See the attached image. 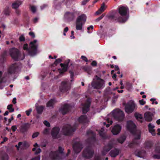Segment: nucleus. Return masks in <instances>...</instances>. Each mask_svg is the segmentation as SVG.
I'll return each mask as SVG.
<instances>
[{
    "instance_id": "nucleus-1",
    "label": "nucleus",
    "mask_w": 160,
    "mask_h": 160,
    "mask_svg": "<svg viewBox=\"0 0 160 160\" xmlns=\"http://www.w3.org/2000/svg\"><path fill=\"white\" fill-rule=\"evenodd\" d=\"M136 125L132 121L127 122V128L132 133H134V139L132 143L129 145L130 147H132L133 144H137L138 143V140L140 138L141 132L139 130H136Z\"/></svg>"
},
{
    "instance_id": "nucleus-2",
    "label": "nucleus",
    "mask_w": 160,
    "mask_h": 160,
    "mask_svg": "<svg viewBox=\"0 0 160 160\" xmlns=\"http://www.w3.org/2000/svg\"><path fill=\"white\" fill-rule=\"evenodd\" d=\"M128 12V9L127 7L123 6L120 7L118 8V13L121 16L116 18V20L120 22H125L128 18L127 15Z\"/></svg>"
},
{
    "instance_id": "nucleus-3",
    "label": "nucleus",
    "mask_w": 160,
    "mask_h": 160,
    "mask_svg": "<svg viewBox=\"0 0 160 160\" xmlns=\"http://www.w3.org/2000/svg\"><path fill=\"white\" fill-rule=\"evenodd\" d=\"M37 41V40H34L33 42H30L29 45V50L28 49L27 44H25L23 45V49L25 50H28L29 53L32 55L35 54L38 46L36 44Z\"/></svg>"
},
{
    "instance_id": "nucleus-4",
    "label": "nucleus",
    "mask_w": 160,
    "mask_h": 160,
    "mask_svg": "<svg viewBox=\"0 0 160 160\" xmlns=\"http://www.w3.org/2000/svg\"><path fill=\"white\" fill-rule=\"evenodd\" d=\"M137 108V106L134 102L132 101H130L125 105V110L126 112L130 113L136 110Z\"/></svg>"
},
{
    "instance_id": "nucleus-5",
    "label": "nucleus",
    "mask_w": 160,
    "mask_h": 160,
    "mask_svg": "<svg viewBox=\"0 0 160 160\" xmlns=\"http://www.w3.org/2000/svg\"><path fill=\"white\" fill-rule=\"evenodd\" d=\"M96 79L97 80L96 82H93L92 83V85L94 88L97 89H102L105 86V82L104 81L96 76Z\"/></svg>"
},
{
    "instance_id": "nucleus-6",
    "label": "nucleus",
    "mask_w": 160,
    "mask_h": 160,
    "mask_svg": "<svg viewBox=\"0 0 160 160\" xmlns=\"http://www.w3.org/2000/svg\"><path fill=\"white\" fill-rule=\"evenodd\" d=\"M112 115L115 119L119 121L123 120L124 118L123 112L119 109H116L112 112Z\"/></svg>"
},
{
    "instance_id": "nucleus-7",
    "label": "nucleus",
    "mask_w": 160,
    "mask_h": 160,
    "mask_svg": "<svg viewBox=\"0 0 160 160\" xmlns=\"http://www.w3.org/2000/svg\"><path fill=\"white\" fill-rule=\"evenodd\" d=\"M71 83L66 81H62L60 87L61 91L63 93L67 92L71 88Z\"/></svg>"
},
{
    "instance_id": "nucleus-8",
    "label": "nucleus",
    "mask_w": 160,
    "mask_h": 160,
    "mask_svg": "<svg viewBox=\"0 0 160 160\" xmlns=\"http://www.w3.org/2000/svg\"><path fill=\"white\" fill-rule=\"evenodd\" d=\"M75 130V128L72 127L70 125H65L62 128V132L65 135H69Z\"/></svg>"
},
{
    "instance_id": "nucleus-9",
    "label": "nucleus",
    "mask_w": 160,
    "mask_h": 160,
    "mask_svg": "<svg viewBox=\"0 0 160 160\" xmlns=\"http://www.w3.org/2000/svg\"><path fill=\"white\" fill-rule=\"evenodd\" d=\"M10 54L12 58L14 60L18 61L20 55L18 50L15 48H13L10 50Z\"/></svg>"
},
{
    "instance_id": "nucleus-10",
    "label": "nucleus",
    "mask_w": 160,
    "mask_h": 160,
    "mask_svg": "<svg viewBox=\"0 0 160 160\" xmlns=\"http://www.w3.org/2000/svg\"><path fill=\"white\" fill-rule=\"evenodd\" d=\"M93 152L90 147H87L84 149L83 153V156L88 158L92 157L93 155Z\"/></svg>"
},
{
    "instance_id": "nucleus-11",
    "label": "nucleus",
    "mask_w": 160,
    "mask_h": 160,
    "mask_svg": "<svg viewBox=\"0 0 160 160\" xmlns=\"http://www.w3.org/2000/svg\"><path fill=\"white\" fill-rule=\"evenodd\" d=\"M74 151L76 153H79L82 148V144L79 142L75 143L73 146Z\"/></svg>"
},
{
    "instance_id": "nucleus-12",
    "label": "nucleus",
    "mask_w": 160,
    "mask_h": 160,
    "mask_svg": "<svg viewBox=\"0 0 160 160\" xmlns=\"http://www.w3.org/2000/svg\"><path fill=\"white\" fill-rule=\"evenodd\" d=\"M121 127L118 124L114 126L112 128L111 132L113 135H116L118 134L121 130Z\"/></svg>"
},
{
    "instance_id": "nucleus-13",
    "label": "nucleus",
    "mask_w": 160,
    "mask_h": 160,
    "mask_svg": "<svg viewBox=\"0 0 160 160\" xmlns=\"http://www.w3.org/2000/svg\"><path fill=\"white\" fill-rule=\"evenodd\" d=\"M90 104V100H87L82 108V112L83 113H86L89 111Z\"/></svg>"
},
{
    "instance_id": "nucleus-14",
    "label": "nucleus",
    "mask_w": 160,
    "mask_h": 160,
    "mask_svg": "<svg viewBox=\"0 0 160 160\" xmlns=\"http://www.w3.org/2000/svg\"><path fill=\"white\" fill-rule=\"evenodd\" d=\"M59 131L60 129L58 127H54L52 129L51 134L53 138H57Z\"/></svg>"
},
{
    "instance_id": "nucleus-15",
    "label": "nucleus",
    "mask_w": 160,
    "mask_h": 160,
    "mask_svg": "<svg viewBox=\"0 0 160 160\" xmlns=\"http://www.w3.org/2000/svg\"><path fill=\"white\" fill-rule=\"evenodd\" d=\"M153 116V114L151 112H146L144 114V118L148 122L151 121L152 120Z\"/></svg>"
},
{
    "instance_id": "nucleus-16",
    "label": "nucleus",
    "mask_w": 160,
    "mask_h": 160,
    "mask_svg": "<svg viewBox=\"0 0 160 160\" xmlns=\"http://www.w3.org/2000/svg\"><path fill=\"white\" fill-rule=\"evenodd\" d=\"M30 126L29 124L25 123L21 126L20 130L22 132H25L29 128Z\"/></svg>"
},
{
    "instance_id": "nucleus-17",
    "label": "nucleus",
    "mask_w": 160,
    "mask_h": 160,
    "mask_svg": "<svg viewBox=\"0 0 160 160\" xmlns=\"http://www.w3.org/2000/svg\"><path fill=\"white\" fill-rule=\"evenodd\" d=\"M49 157L52 159H58V154L57 151L51 152L49 154Z\"/></svg>"
},
{
    "instance_id": "nucleus-18",
    "label": "nucleus",
    "mask_w": 160,
    "mask_h": 160,
    "mask_svg": "<svg viewBox=\"0 0 160 160\" xmlns=\"http://www.w3.org/2000/svg\"><path fill=\"white\" fill-rule=\"evenodd\" d=\"M86 16L85 14H83L79 16L77 18L76 20L80 22H83L84 24L86 21Z\"/></svg>"
},
{
    "instance_id": "nucleus-19",
    "label": "nucleus",
    "mask_w": 160,
    "mask_h": 160,
    "mask_svg": "<svg viewBox=\"0 0 160 160\" xmlns=\"http://www.w3.org/2000/svg\"><path fill=\"white\" fill-rule=\"evenodd\" d=\"M69 106L68 105L65 104L63 107L61 109V112L62 114H66L69 111Z\"/></svg>"
},
{
    "instance_id": "nucleus-20",
    "label": "nucleus",
    "mask_w": 160,
    "mask_h": 160,
    "mask_svg": "<svg viewBox=\"0 0 160 160\" xmlns=\"http://www.w3.org/2000/svg\"><path fill=\"white\" fill-rule=\"evenodd\" d=\"M119 152V150L117 149H115L110 151V154L111 157H115L118 154Z\"/></svg>"
},
{
    "instance_id": "nucleus-21",
    "label": "nucleus",
    "mask_w": 160,
    "mask_h": 160,
    "mask_svg": "<svg viewBox=\"0 0 160 160\" xmlns=\"http://www.w3.org/2000/svg\"><path fill=\"white\" fill-rule=\"evenodd\" d=\"M78 121L81 123L86 122L88 121V120L86 115L81 116L79 118Z\"/></svg>"
},
{
    "instance_id": "nucleus-22",
    "label": "nucleus",
    "mask_w": 160,
    "mask_h": 160,
    "mask_svg": "<svg viewBox=\"0 0 160 160\" xmlns=\"http://www.w3.org/2000/svg\"><path fill=\"white\" fill-rule=\"evenodd\" d=\"M18 68V66L16 63L12 64L10 67L9 72L10 73H14L16 69Z\"/></svg>"
},
{
    "instance_id": "nucleus-23",
    "label": "nucleus",
    "mask_w": 160,
    "mask_h": 160,
    "mask_svg": "<svg viewBox=\"0 0 160 160\" xmlns=\"http://www.w3.org/2000/svg\"><path fill=\"white\" fill-rule=\"evenodd\" d=\"M136 154L138 157L143 158L146 155V152L144 150H142L136 152Z\"/></svg>"
},
{
    "instance_id": "nucleus-24",
    "label": "nucleus",
    "mask_w": 160,
    "mask_h": 160,
    "mask_svg": "<svg viewBox=\"0 0 160 160\" xmlns=\"http://www.w3.org/2000/svg\"><path fill=\"white\" fill-rule=\"evenodd\" d=\"M87 135L88 136L91 137L90 139L92 141L95 140V135L91 130L88 131L87 132Z\"/></svg>"
},
{
    "instance_id": "nucleus-25",
    "label": "nucleus",
    "mask_w": 160,
    "mask_h": 160,
    "mask_svg": "<svg viewBox=\"0 0 160 160\" xmlns=\"http://www.w3.org/2000/svg\"><path fill=\"white\" fill-rule=\"evenodd\" d=\"M83 24L82 22H80L78 21H76V29L78 30H81L82 27V25Z\"/></svg>"
},
{
    "instance_id": "nucleus-26",
    "label": "nucleus",
    "mask_w": 160,
    "mask_h": 160,
    "mask_svg": "<svg viewBox=\"0 0 160 160\" xmlns=\"http://www.w3.org/2000/svg\"><path fill=\"white\" fill-rule=\"evenodd\" d=\"M22 2L21 1H18L12 4V8L16 9L22 4Z\"/></svg>"
},
{
    "instance_id": "nucleus-27",
    "label": "nucleus",
    "mask_w": 160,
    "mask_h": 160,
    "mask_svg": "<svg viewBox=\"0 0 160 160\" xmlns=\"http://www.w3.org/2000/svg\"><path fill=\"white\" fill-rule=\"evenodd\" d=\"M60 66L62 68V70L60 69H58V71L60 73H62L67 71L68 65L61 63Z\"/></svg>"
},
{
    "instance_id": "nucleus-28",
    "label": "nucleus",
    "mask_w": 160,
    "mask_h": 160,
    "mask_svg": "<svg viewBox=\"0 0 160 160\" xmlns=\"http://www.w3.org/2000/svg\"><path fill=\"white\" fill-rule=\"evenodd\" d=\"M134 116L138 121L140 122H142V117L141 114L138 112H135L134 114Z\"/></svg>"
},
{
    "instance_id": "nucleus-29",
    "label": "nucleus",
    "mask_w": 160,
    "mask_h": 160,
    "mask_svg": "<svg viewBox=\"0 0 160 160\" xmlns=\"http://www.w3.org/2000/svg\"><path fill=\"white\" fill-rule=\"evenodd\" d=\"M160 149V147H158ZM158 149L156 150V154L152 156V157L154 159H160V149L158 151Z\"/></svg>"
},
{
    "instance_id": "nucleus-30",
    "label": "nucleus",
    "mask_w": 160,
    "mask_h": 160,
    "mask_svg": "<svg viewBox=\"0 0 160 160\" xmlns=\"http://www.w3.org/2000/svg\"><path fill=\"white\" fill-rule=\"evenodd\" d=\"M126 139V137L124 136H122L117 139V141L118 142L121 144L122 143L125 141Z\"/></svg>"
},
{
    "instance_id": "nucleus-31",
    "label": "nucleus",
    "mask_w": 160,
    "mask_h": 160,
    "mask_svg": "<svg viewBox=\"0 0 160 160\" xmlns=\"http://www.w3.org/2000/svg\"><path fill=\"white\" fill-rule=\"evenodd\" d=\"M10 11L8 7H6L3 11V13L5 15L8 16L10 15Z\"/></svg>"
},
{
    "instance_id": "nucleus-32",
    "label": "nucleus",
    "mask_w": 160,
    "mask_h": 160,
    "mask_svg": "<svg viewBox=\"0 0 160 160\" xmlns=\"http://www.w3.org/2000/svg\"><path fill=\"white\" fill-rule=\"evenodd\" d=\"M36 108L38 113L39 114L42 113L44 109V107L42 106H38L36 107Z\"/></svg>"
},
{
    "instance_id": "nucleus-33",
    "label": "nucleus",
    "mask_w": 160,
    "mask_h": 160,
    "mask_svg": "<svg viewBox=\"0 0 160 160\" xmlns=\"http://www.w3.org/2000/svg\"><path fill=\"white\" fill-rule=\"evenodd\" d=\"M55 102L54 99H51L47 103V107H52Z\"/></svg>"
},
{
    "instance_id": "nucleus-34",
    "label": "nucleus",
    "mask_w": 160,
    "mask_h": 160,
    "mask_svg": "<svg viewBox=\"0 0 160 160\" xmlns=\"http://www.w3.org/2000/svg\"><path fill=\"white\" fill-rule=\"evenodd\" d=\"M104 129H103V128H101V130H100V131H99L98 132L100 135L104 138H105L106 136L105 134V133L104 132Z\"/></svg>"
},
{
    "instance_id": "nucleus-35",
    "label": "nucleus",
    "mask_w": 160,
    "mask_h": 160,
    "mask_svg": "<svg viewBox=\"0 0 160 160\" xmlns=\"http://www.w3.org/2000/svg\"><path fill=\"white\" fill-rule=\"evenodd\" d=\"M106 120L107 121V122L108 123V124H106L105 122H104L103 123V124L104 125H106V127L107 128H108L109 127L110 125L112 124V122L111 120H110L108 118H107L106 119Z\"/></svg>"
},
{
    "instance_id": "nucleus-36",
    "label": "nucleus",
    "mask_w": 160,
    "mask_h": 160,
    "mask_svg": "<svg viewBox=\"0 0 160 160\" xmlns=\"http://www.w3.org/2000/svg\"><path fill=\"white\" fill-rule=\"evenodd\" d=\"M109 147V149H107V148L104 149L102 152V155H105L107 153V152L112 147V146H110Z\"/></svg>"
},
{
    "instance_id": "nucleus-37",
    "label": "nucleus",
    "mask_w": 160,
    "mask_h": 160,
    "mask_svg": "<svg viewBox=\"0 0 160 160\" xmlns=\"http://www.w3.org/2000/svg\"><path fill=\"white\" fill-rule=\"evenodd\" d=\"M12 105L10 104L8 105L7 107V109L9 110V112H13L14 111V109L12 108Z\"/></svg>"
},
{
    "instance_id": "nucleus-38",
    "label": "nucleus",
    "mask_w": 160,
    "mask_h": 160,
    "mask_svg": "<svg viewBox=\"0 0 160 160\" xmlns=\"http://www.w3.org/2000/svg\"><path fill=\"white\" fill-rule=\"evenodd\" d=\"M105 9V4L103 2L101 5L100 8L99 9L100 11L102 12H103Z\"/></svg>"
},
{
    "instance_id": "nucleus-39",
    "label": "nucleus",
    "mask_w": 160,
    "mask_h": 160,
    "mask_svg": "<svg viewBox=\"0 0 160 160\" xmlns=\"http://www.w3.org/2000/svg\"><path fill=\"white\" fill-rule=\"evenodd\" d=\"M149 131L152 136H154L155 135V130L153 128L149 129Z\"/></svg>"
},
{
    "instance_id": "nucleus-40",
    "label": "nucleus",
    "mask_w": 160,
    "mask_h": 160,
    "mask_svg": "<svg viewBox=\"0 0 160 160\" xmlns=\"http://www.w3.org/2000/svg\"><path fill=\"white\" fill-rule=\"evenodd\" d=\"M8 155L6 154H4L2 157V159L3 160H8Z\"/></svg>"
},
{
    "instance_id": "nucleus-41",
    "label": "nucleus",
    "mask_w": 160,
    "mask_h": 160,
    "mask_svg": "<svg viewBox=\"0 0 160 160\" xmlns=\"http://www.w3.org/2000/svg\"><path fill=\"white\" fill-rule=\"evenodd\" d=\"M30 9L32 12L35 13L36 10V7L34 6H31Z\"/></svg>"
},
{
    "instance_id": "nucleus-42",
    "label": "nucleus",
    "mask_w": 160,
    "mask_h": 160,
    "mask_svg": "<svg viewBox=\"0 0 160 160\" xmlns=\"http://www.w3.org/2000/svg\"><path fill=\"white\" fill-rule=\"evenodd\" d=\"M145 146L147 148H150L152 147V144L149 142H147L145 143Z\"/></svg>"
},
{
    "instance_id": "nucleus-43",
    "label": "nucleus",
    "mask_w": 160,
    "mask_h": 160,
    "mask_svg": "<svg viewBox=\"0 0 160 160\" xmlns=\"http://www.w3.org/2000/svg\"><path fill=\"white\" fill-rule=\"evenodd\" d=\"M66 17H69L70 16H73L74 14L73 13H71L69 12H66L65 14Z\"/></svg>"
},
{
    "instance_id": "nucleus-44",
    "label": "nucleus",
    "mask_w": 160,
    "mask_h": 160,
    "mask_svg": "<svg viewBox=\"0 0 160 160\" xmlns=\"http://www.w3.org/2000/svg\"><path fill=\"white\" fill-rule=\"evenodd\" d=\"M41 152V150L39 148H38L35 152V154H38Z\"/></svg>"
},
{
    "instance_id": "nucleus-45",
    "label": "nucleus",
    "mask_w": 160,
    "mask_h": 160,
    "mask_svg": "<svg viewBox=\"0 0 160 160\" xmlns=\"http://www.w3.org/2000/svg\"><path fill=\"white\" fill-rule=\"evenodd\" d=\"M61 59L60 58H58L57 59L55 62H54V64H55V65H57L58 63L61 62Z\"/></svg>"
},
{
    "instance_id": "nucleus-46",
    "label": "nucleus",
    "mask_w": 160,
    "mask_h": 160,
    "mask_svg": "<svg viewBox=\"0 0 160 160\" xmlns=\"http://www.w3.org/2000/svg\"><path fill=\"white\" fill-rule=\"evenodd\" d=\"M19 39L21 42L24 41L25 40V37L23 35L20 36L19 37Z\"/></svg>"
},
{
    "instance_id": "nucleus-47",
    "label": "nucleus",
    "mask_w": 160,
    "mask_h": 160,
    "mask_svg": "<svg viewBox=\"0 0 160 160\" xmlns=\"http://www.w3.org/2000/svg\"><path fill=\"white\" fill-rule=\"evenodd\" d=\"M49 132V130L48 128H46L44 129L43 131V133L44 134H47Z\"/></svg>"
},
{
    "instance_id": "nucleus-48",
    "label": "nucleus",
    "mask_w": 160,
    "mask_h": 160,
    "mask_svg": "<svg viewBox=\"0 0 160 160\" xmlns=\"http://www.w3.org/2000/svg\"><path fill=\"white\" fill-rule=\"evenodd\" d=\"M39 134V133L38 132H37L34 133L32 136V138H35L37 137Z\"/></svg>"
},
{
    "instance_id": "nucleus-49",
    "label": "nucleus",
    "mask_w": 160,
    "mask_h": 160,
    "mask_svg": "<svg viewBox=\"0 0 160 160\" xmlns=\"http://www.w3.org/2000/svg\"><path fill=\"white\" fill-rule=\"evenodd\" d=\"M139 102L140 104L141 105H144L146 103V102L143 99L139 100Z\"/></svg>"
},
{
    "instance_id": "nucleus-50",
    "label": "nucleus",
    "mask_w": 160,
    "mask_h": 160,
    "mask_svg": "<svg viewBox=\"0 0 160 160\" xmlns=\"http://www.w3.org/2000/svg\"><path fill=\"white\" fill-rule=\"evenodd\" d=\"M32 111V109L31 108L29 109L28 110H27L26 111L27 115L28 116H29Z\"/></svg>"
},
{
    "instance_id": "nucleus-51",
    "label": "nucleus",
    "mask_w": 160,
    "mask_h": 160,
    "mask_svg": "<svg viewBox=\"0 0 160 160\" xmlns=\"http://www.w3.org/2000/svg\"><path fill=\"white\" fill-rule=\"evenodd\" d=\"M64 150L63 148H62L61 147L59 146L58 147V151L60 153H62Z\"/></svg>"
},
{
    "instance_id": "nucleus-52",
    "label": "nucleus",
    "mask_w": 160,
    "mask_h": 160,
    "mask_svg": "<svg viewBox=\"0 0 160 160\" xmlns=\"http://www.w3.org/2000/svg\"><path fill=\"white\" fill-rule=\"evenodd\" d=\"M89 0H84L82 2V5H84L86 4V3L89 1Z\"/></svg>"
},
{
    "instance_id": "nucleus-53",
    "label": "nucleus",
    "mask_w": 160,
    "mask_h": 160,
    "mask_svg": "<svg viewBox=\"0 0 160 160\" xmlns=\"http://www.w3.org/2000/svg\"><path fill=\"white\" fill-rule=\"evenodd\" d=\"M104 15H102L101 16H100L99 18H98L96 19V21L97 22L99 21V20L102 19V18L104 17Z\"/></svg>"
},
{
    "instance_id": "nucleus-54",
    "label": "nucleus",
    "mask_w": 160,
    "mask_h": 160,
    "mask_svg": "<svg viewBox=\"0 0 160 160\" xmlns=\"http://www.w3.org/2000/svg\"><path fill=\"white\" fill-rule=\"evenodd\" d=\"M29 34L33 38H34L35 37V35L34 32H30L29 33Z\"/></svg>"
},
{
    "instance_id": "nucleus-55",
    "label": "nucleus",
    "mask_w": 160,
    "mask_h": 160,
    "mask_svg": "<svg viewBox=\"0 0 160 160\" xmlns=\"http://www.w3.org/2000/svg\"><path fill=\"white\" fill-rule=\"evenodd\" d=\"M160 147V145L159 144H156L155 145V152H156V149H158V151H159V150L160 149L158 147Z\"/></svg>"
},
{
    "instance_id": "nucleus-56",
    "label": "nucleus",
    "mask_w": 160,
    "mask_h": 160,
    "mask_svg": "<svg viewBox=\"0 0 160 160\" xmlns=\"http://www.w3.org/2000/svg\"><path fill=\"white\" fill-rule=\"evenodd\" d=\"M132 88V86L131 84H128L127 85V89L128 90H130Z\"/></svg>"
},
{
    "instance_id": "nucleus-57",
    "label": "nucleus",
    "mask_w": 160,
    "mask_h": 160,
    "mask_svg": "<svg viewBox=\"0 0 160 160\" xmlns=\"http://www.w3.org/2000/svg\"><path fill=\"white\" fill-rule=\"evenodd\" d=\"M43 123L46 126H47V127L50 126L49 123L47 121H44V122Z\"/></svg>"
},
{
    "instance_id": "nucleus-58",
    "label": "nucleus",
    "mask_w": 160,
    "mask_h": 160,
    "mask_svg": "<svg viewBox=\"0 0 160 160\" xmlns=\"http://www.w3.org/2000/svg\"><path fill=\"white\" fill-rule=\"evenodd\" d=\"M40 157L39 156L35 157L32 159L31 160H40Z\"/></svg>"
},
{
    "instance_id": "nucleus-59",
    "label": "nucleus",
    "mask_w": 160,
    "mask_h": 160,
    "mask_svg": "<svg viewBox=\"0 0 160 160\" xmlns=\"http://www.w3.org/2000/svg\"><path fill=\"white\" fill-rule=\"evenodd\" d=\"M81 58L84 61H85L86 62H87L88 61L87 58L86 57H85L84 56H82V57H81Z\"/></svg>"
},
{
    "instance_id": "nucleus-60",
    "label": "nucleus",
    "mask_w": 160,
    "mask_h": 160,
    "mask_svg": "<svg viewBox=\"0 0 160 160\" xmlns=\"http://www.w3.org/2000/svg\"><path fill=\"white\" fill-rule=\"evenodd\" d=\"M148 128H154V126L153 125H152L151 124H149L148 125Z\"/></svg>"
},
{
    "instance_id": "nucleus-61",
    "label": "nucleus",
    "mask_w": 160,
    "mask_h": 160,
    "mask_svg": "<svg viewBox=\"0 0 160 160\" xmlns=\"http://www.w3.org/2000/svg\"><path fill=\"white\" fill-rule=\"evenodd\" d=\"M93 29V26L92 25L90 26V27H88L87 28V29L88 30V33H89V30L90 29Z\"/></svg>"
},
{
    "instance_id": "nucleus-62",
    "label": "nucleus",
    "mask_w": 160,
    "mask_h": 160,
    "mask_svg": "<svg viewBox=\"0 0 160 160\" xmlns=\"http://www.w3.org/2000/svg\"><path fill=\"white\" fill-rule=\"evenodd\" d=\"M12 131L14 132L17 129V127L15 126H13L12 127Z\"/></svg>"
},
{
    "instance_id": "nucleus-63",
    "label": "nucleus",
    "mask_w": 160,
    "mask_h": 160,
    "mask_svg": "<svg viewBox=\"0 0 160 160\" xmlns=\"http://www.w3.org/2000/svg\"><path fill=\"white\" fill-rule=\"evenodd\" d=\"M97 64V62L95 61H93L91 63V65L92 66H96Z\"/></svg>"
},
{
    "instance_id": "nucleus-64",
    "label": "nucleus",
    "mask_w": 160,
    "mask_h": 160,
    "mask_svg": "<svg viewBox=\"0 0 160 160\" xmlns=\"http://www.w3.org/2000/svg\"><path fill=\"white\" fill-rule=\"evenodd\" d=\"M114 16L113 15H110L108 16L109 19L112 20L114 19Z\"/></svg>"
}]
</instances>
